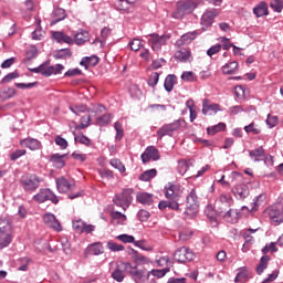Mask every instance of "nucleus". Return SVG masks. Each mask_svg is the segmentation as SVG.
<instances>
[{
	"instance_id": "1",
	"label": "nucleus",
	"mask_w": 283,
	"mask_h": 283,
	"mask_svg": "<svg viewBox=\"0 0 283 283\" xmlns=\"http://www.w3.org/2000/svg\"><path fill=\"white\" fill-rule=\"evenodd\" d=\"M202 3V0H179L176 3V9L171 13L172 19H185L188 14H191L198 6Z\"/></svg>"
},
{
	"instance_id": "2",
	"label": "nucleus",
	"mask_w": 283,
	"mask_h": 283,
	"mask_svg": "<svg viewBox=\"0 0 283 283\" xmlns=\"http://www.w3.org/2000/svg\"><path fill=\"white\" fill-rule=\"evenodd\" d=\"M12 243V221L0 218V249H6Z\"/></svg>"
},
{
	"instance_id": "3",
	"label": "nucleus",
	"mask_w": 283,
	"mask_h": 283,
	"mask_svg": "<svg viewBox=\"0 0 283 283\" xmlns=\"http://www.w3.org/2000/svg\"><path fill=\"white\" fill-rule=\"evenodd\" d=\"M233 205V197L231 195L221 193L219 196V199L216 202L218 212L226 218V220H229L234 213L233 209H231V206Z\"/></svg>"
},
{
	"instance_id": "4",
	"label": "nucleus",
	"mask_w": 283,
	"mask_h": 283,
	"mask_svg": "<svg viewBox=\"0 0 283 283\" xmlns=\"http://www.w3.org/2000/svg\"><path fill=\"white\" fill-rule=\"evenodd\" d=\"M63 70H65V66L63 64H55L50 66L48 62H44L38 67L29 69L30 72H33L34 74H42V76L50 77L53 74H62Z\"/></svg>"
},
{
	"instance_id": "5",
	"label": "nucleus",
	"mask_w": 283,
	"mask_h": 283,
	"mask_svg": "<svg viewBox=\"0 0 283 283\" xmlns=\"http://www.w3.org/2000/svg\"><path fill=\"white\" fill-rule=\"evenodd\" d=\"M198 209H200V201L198 200L196 189H192L186 198L185 216H188V218H193L198 214Z\"/></svg>"
},
{
	"instance_id": "6",
	"label": "nucleus",
	"mask_w": 283,
	"mask_h": 283,
	"mask_svg": "<svg viewBox=\"0 0 283 283\" xmlns=\"http://www.w3.org/2000/svg\"><path fill=\"white\" fill-rule=\"evenodd\" d=\"M134 189H124L122 193L114 197V205H116V207H122L124 211L129 209V205H132V200H134V197H132Z\"/></svg>"
},
{
	"instance_id": "7",
	"label": "nucleus",
	"mask_w": 283,
	"mask_h": 283,
	"mask_svg": "<svg viewBox=\"0 0 283 283\" xmlns=\"http://www.w3.org/2000/svg\"><path fill=\"white\" fill-rule=\"evenodd\" d=\"M149 36L148 45H150L153 52H160L163 45H167V41L171 39L168 34L159 35L158 33H153Z\"/></svg>"
},
{
	"instance_id": "8",
	"label": "nucleus",
	"mask_w": 283,
	"mask_h": 283,
	"mask_svg": "<svg viewBox=\"0 0 283 283\" xmlns=\"http://www.w3.org/2000/svg\"><path fill=\"white\" fill-rule=\"evenodd\" d=\"M124 271L130 275L135 283L145 282V275L147 273L145 269L138 270L137 265L134 266L132 263H125Z\"/></svg>"
},
{
	"instance_id": "9",
	"label": "nucleus",
	"mask_w": 283,
	"mask_h": 283,
	"mask_svg": "<svg viewBox=\"0 0 283 283\" xmlns=\"http://www.w3.org/2000/svg\"><path fill=\"white\" fill-rule=\"evenodd\" d=\"M180 125H182V120L178 119L170 124H166V125L161 126L157 130V136H158L159 140H163V138H165V136H170V137L174 136V132H178L180 129Z\"/></svg>"
},
{
	"instance_id": "10",
	"label": "nucleus",
	"mask_w": 283,
	"mask_h": 283,
	"mask_svg": "<svg viewBox=\"0 0 283 283\" xmlns=\"http://www.w3.org/2000/svg\"><path fill=\"white\" fill-rule=\"evenodd\" d=\"M21 185L24 191H36V188L41 186V178L36 175H24L21 178Z\"/></svg>"
},
{
	"instance_id": "11",
	"label": "nucleus",
	"mask_w": 283,
	"mask_h": 283,
	"mask_svg": "<svg viewBox=\"0 0 283 283\" xmlns=\"http://www.w3.org/2000/svg\"><path fill=\"white\" fill-rule=\"evenodd\" d=\"M33 200L40 205L50 200L53 205H59V197L50 189H40V191L33 196Z\"/></svg>"
},
{
	"instance_id": "12",
	"label": "nucleus",
	"mask_w": 283,
	"mask_h": 283,
	"mask_svg": "<svg viewBox=\"0 0 283 283\" xmlns=\"http://www.w3.org/2000/svg\"><path fill=\"white\" fill-rule=\"evenodd\" d=\"M218 17V10L209 9L201 15V32H207L208 28L213 25L214 19Z\"/></svg>"
},
{
	"instance_id": "13",
	"label": "nucleus",
	"mask_w": 283,
	"mask_h": 283,
	"mask_svg": "<svg viewBox=\"0 0 283 283\" xmlns=\"http://www.w3.org/2000/svg\"><path fill=\"white\" fill-rule=\"evenodd\" d=\"M174 258L176 262L184 264L185 262H191L196 254L190 249L182 247L175 252Z\"/></svg>"
},
{
	"instance_id": "14",
	"label": "nucleus",
	"mask_w": 283,
	"mask_h": 283,
	"mask_svg": "<svg viewBox=\"0 0 283 283\" xmlns=\"http://www.w3.org/2000/svg\"><path fill=\"white\" fill-rule=\"evenodd\" d=\"M202 34V30H195L192 32L185 33L180 36L179 40L176 41L177 48H182V45H190V43H193L198 36Z\"/></svg>"
},
{
	"instance_id": "15",
	"label": "nucleus",
	"mask_w": 283,
	"mask_h": 283,
	"mask_svg": "<svg viewBox=\"0 0 283 283\" xmlns=\"http://www.w3.org/2000/svg\"><path fill=\"white\" fill-rule=\"evenodd\" d=\"M43 222L45 226L49 227V229H53V231H56L57 233H60V231H63V227L61 226V222L56 219V216H54L52 212L44 213Z\"/></svg>"
},
{
	"instance_id": "16",
	"label": "nucleus",
	"mask_w": 283,
	"mask_h": 283,
	"mask_svg": "<svg viewBox=\"0 0 283 283\" xmlns=\"http://www.w3.org/2000/svg\"><path fill=\"white\" fill-rule=\"evenodd\" d=\"M56 187L60 193H67V191H75L76 184L72 180L65 179V177H60L56 179Z\"/></svg>"
},
{
	"instance_id": "17",
	"label": "nucleus",
	"mask_w": 283,
	"mask_h": 283,
	"mask_svg": "<svg viewBox=\"0 0 283 283\" xmlns=\"http://www.w3.org/2000/svg\"><path fill=\"white\" fill-rule=\"evenodd\" d=\"M165 196L168 200H180L182 196V188L178 185L168 184L165 187Z\"/></svg>"
},
{
	"instance_id": "18",
	"label": "nucleus",
	"mask_w": 283,
	"mask_h": 283,
	"mask_svg": "<svg viewBox=\"0 0 283 283\" xmlns=\"http://www.w3.org/2000/svg\"><path fill=\"white\" fill-rule=\"evenodd\" d=\"M73 229L76 231V233H93V231H96V226L94 224H87V222L78 219L73 220Z\"/></svg>"
},
{
	"instance_id": "19",
	"label": "nucleus",
	"mask_w": 283,
	"mask_h": 283,
	"mask_svg": "<svg viewBox=\"0 0 283 283\" xmlns=\"http://www.w3.org/2000/svg\"><path fill=\"white\" fill-rule=\"evenodd\" d=\"M149 160H160V151H158L154 146H148L142 154V163L144 165H147Z\"/></svg>"
},
{
	"instance_id": "20",
	"label": "nucleus",
	"mask_w": 283,
	"mask_h": 283,
	"mask_svg": "<svg viewBox=\"0 0 283 283\" xmlns=\"http://www.w3.org/2000/svg\"><path fill=\"white\" fill-rule=\"evenodd\" d=\"M232 191L237 200H244L245 198H249V186L244 184V181L242 184L234 186Z\"/></svg>"
},
{
	"instance_id": "21",
	"label": "nucleus",
	"mask_w": 283,
	"mask_h": 283,
	"mask_svg": "<svg viewBox=\"0 0 283 283\" xmlns=\"http://www.w3.org/2000/svg\"><path fill=\"white\" fill-rule=\"evenodd\" d=\"M175 59L176 61H179V63H191V61H193L191 50L185 48L176 51Z\"/></svg>"
},
{
	"instance_id": "22",
	"label": "nucleus",
	"mask_w": 283,
	"mask_h": 283,
	"mask_svg": "<svg viewBox=\"0 0 283 283\" xmlns=\"http://www.w3.org/2000/svg\"><path fill=\"white\" fill-rule=\"evenodd\" d=\"M20 145L27 147V149H30L31 151H38V149H41L42 147L41 142L32 137L20 140Z\"/></svg>"
},
{
	"instance_id": "23",
	"label": "nucleus",
	"mask_w": 283,
	"mask_h": 283,
	"mask_svg": "<svg viewBox=\"0 0 283 283\" xmlns=\"http://www.w3.org/2000/svg\"><path fill=\"white\" fill-rule=\"evenodd\" d=\"M218 112H222L220 104H209V101L205 99L202 104V114L207 116H211V114H218Z\"/></svg>"
},
{
	"instance_id": "24",
	"label": "nucleus",
	"mask_w": 283,
	"mask_h": 283,
	"mask_svg": "<svg viewBox=\"0 0 283 283\" xmlns=\"http://www.w3.org/2000/svg\"><path fill=\"white\" fill-rule=\"evenodd\" d=\"M52 38L56 41V43H66L67 45H73L74 43V39H72V36L61 31H54L52 33Z\"/></svg>"
},
{
	"instance_id": "25",
	"label": "nucleus",
	"mask_w": 283,
	"mask_h": 283,
	"mask_svg": "<svg viewBox=\"0 0 283 283\" xmlns=\"http://www.w3.org/2000/svg\"><path fill=\"white\" fill-rule=\"evenodd\" d=\"M251 277H253V275L251 274V271L247 270V268H240V269H238V273L234 279V282L235 283H245V282H249V280H251Z\"/></svg>"
},
{
	"instance_id": "26",
	"label": "nucleus",
	"mask_w": 283,
	"mask_h": 283,
	"mask_svg": "<svg viewBox=\"0 0 283 283\" xmlns=\"http://www.w3.org/2000/svg\"><path fill=\"white\" fill-rule=\"evenodd\" d=\"M111 277H113L115 282H123V280H125V263L117 265L116 269L111 272Z\"/></svg>"
},
{
	"instance_id": "27",
	"label": "nucleus",
	"mask_w": 283,
	"mask_h": 283,
	"mask_svg": "<svg viewBox=\"0 0 283 283\" xmlns=\"http://www.w3.org/2000/svg\"><path fill=\"white\" fill-rule=\"evenodd\" d=\"M103 243L95 242L86 248V255H103Z\"/></svg>"
},
{
	"instance_id": "28",
	"label": "nucleus",
	"mask_w": 283,
	"mask_h": 283,
	"mask_svg": "<svg viewBox=\"0 0 283 283\" xmlns=\"http://www.w3.org/2000/svg\"><path fill=\"white\" fill-rule=\"evenodd\" d=\"M90 41V32L86 30H80L75 35L73 43L76 45H84V43H87Z\"/></svg>"
},
{
	"instance_id": "29",
	"label": "nucleus",
	"mask_w": 283,
	"mask_h": 283,
	"mask_svg": "<svg viewBox=\"0 0 283 283\" xmlns=\"http://www.w3.org/2000/svg\"><path fill=\"white\" fill-rule=\"evenodd\" d=\"M249 156L250 158H252L254 163H260L261 160L266 159V154L264 153L263 147H259L256 149L250 150Z\"/></svg>"
},
{
	"instance_id": "30",
	"label": "nucleus",
	"mask_w": 283,
	"mask_h": 283,
	"mask_svg": "<svg viewBox=\"0 0 283 283\" xmlns=\"http://www.w3.org/2000/svg\"><path fill=\"white\" fill-rule=\"evenodd\" d=\"M80 65H82L86 70L88 67H96V65H98V56L96 55L85 56L80 62Z\"/></svg>"
},
{
	"instance_id": "31",
	"label": "nucleus",
	"mask_w": 283,
	"mask_h": 283,
	"mask_svg": "<svg viewBox=\"0 0 283 283\" xmlns=\"http://www.w3.org/2000/svg\"><path fill=\"white\" fill-rule=\"evenodd\" d=\"M65 155L54 154L50 158V163H52L53 167L56 169H63L65 167Z\"/></svg>"
},
{
	"instance_id": "32",
	"label": "nucleus",
	"mask_w": 283,
	"mask_h": 283,
	"mask_svg": "<svg viewBox=\"0 0 283 283\" xmlns=\"http://www.w3.org/2000/svg\"><path fill=\"white\" fill-rule=\"evenodd\" d=\"M53 20L51 21V25H56L59 21H63L65 19V10L61 8H56L52 13Z\"/></svg>"
},
{
	"instance_id": "33",
	"label": "nucleus",
	"mask_w": 283,
	"mask_h": 283,
	"mask_svg": "<svg viewBox=\"0 0 283 283\" xmlns=\"http://www.w3.org/2000/svg\"><path fill=\"white\" fill-rule=\"evenodd\" d=\"M177 77L174 74H169L164 82V87L166 90V92H174V87L177 83Z\"/></svg>"
},
{
	"instance_id": "34",
	"label": "nucleus",
	"mask_w": 283,
	"mask_h": 283,
	"mask_svg": "<svg viewBox=\"0 0 283 283\" xmlns=\"http://www.w3.org/2000/svg\"><path fill=\"white\" fill-rule=\"evenodd\" d=\"M269 262H271V256H269V255H263L260 259V262L256 266L258 275H262V273H264V270L268 269V266H269Z\"/></svg>"
},
{
	"instance_id": "35",
	"label": "nucleus",
	"mask_w": 283,
	"mask_h": 283,
	"mask_svg": "<svg viewBox=\"0 0 283 283\" xmlns=\"http://www.w3.org/2000/svg\"><path fill=\"white\" fill-rule=\"evenodd\" d=\"M136 200L140 205L149 206V205H151V202H154V197L147 192H142L136 196Z\"/></svg>"
},
{
	"instance_id": "36",
	"label": "nucleus",
	"mask_w": 283,
	"mask_h": 283,
	"mask_svg": "<svg viewBox=\"0 0 283 283\" xmlns=\"http://www.w3.org/2000/svg\"><path fill=\"white\" fill-rule=\"evenodd\" d=\"M253 13L258 18L266 17V14H269V7L266 6V3L261 2L253 9Z\"/></svg>"
},
{
	"instance_id": "37",
	"label": "nucleus",
	"mask_w": 283,
	"mask_h": 283,
	"mask_svg": "<svg viewBox=\"0 0 283 283\" xmlns=\"http://www.w3.org/2000/svg\"><path fill=\"white\" fill-rule=\"evenodd\" d=\"M35 23L36 29L32 32V39L33 41H41L43 39V34H45L43 29H41V19H36Z\"/></svg>"
},
{
	"instance_id": "38",
	"label": "nucleus",
	"mask_w": 283,
	"mask_h": 283,
	"mask_svg": "<svg viewBox=\"0 0 283 283\" xmlns=\"http://www.w3.org/2000/svg\"><path fill=\"white\" fill-rule=\"evenodd\" d=\"M264 200H266V195H259L253 199L251 203V211H258L262 205H264Z\"/></svg>"
},
{
	"instance_id": "39",
	"label": "nucleus",
	"mask_w": 283,
	"mask_h": 283,
	"mask_svg": "<svg viewBox=\"0 0 283 283\" xmlns=\"http://www.w3.org/2000/svg\"><path fill=\"white\" fill-rule=\"evenodd\" d=\"M224 129H227V124L219 123L217 125L208 127L207 133L209 134V136H216L218 132H224Z\"/></svg>"
},
{
	"instance_id": "40",
	"label": "nucleus",
	"mask_w": 283,
	"mask_h": 283,
	"mask_svg": "<svg viewBox=\"0 0 283 283\" xmlns=\"http://www.w3.org/2000/svg\"><path fill=\"white\" fill-rule=\"evenodd\" d=\"M158 170H156V168L146 170L140 175L139 180H143V182H147L151 180V178H156Z\"/></svg>"
},
{
	"instance_id": "41",
	"label": "nucleus",
	"mask_w": 283,
	"mask_h": 283,
	"mask_svg": "<svg viewBox=\"0 0 283 283\" xmlns=\"http://www.w3.org/2000/svg\"><path fill=\"white\" fill-rule=\"evenodd\" d=\"M112 218L115 224H125L127 222V216L123 214V212L113 211Z\"/></svg>"
},
{
	"instance_id": "42",
	"label": "nucleus",
	"mask_w": 283,
	"mask_h": 283,
	"mask_svg": "<svg viewBox=\"0 0 283 283\" xmlns=\"http://www.w3.org/2000/svg\"><path fill=\"white\" fill-rule=\"evenodd\" d=\"M230 180L234 187H238V185H242L244 182V177L238 171H232L230 175Z\"/></svg>"
},
{
	"instance_id": "43",
	"label": "nucleus",
	"mask_w": 283,
	"mask_h": 283,
	"mask_svg": "<svg viewBox=\"0 0 283 283\" xmlns=\"http://www.w3.org/2000/svg\"><path fill=\"white\" fill-rule=\"evenodd\" d=\"M223 74H235L238 72V62H230L222 66Z\"/></svg>"
},
{
	"instance_id": "44",
	"label": "nucleus",
	"mask_w": 283,
	"mask_h": 283,
	"mask_svg": "<svg viewBox=\"0 0 283 283\" xmlns=\"http://www.w3.org/2000/svg\"><path fill=\"white\" fill-rule=\"evenodd\" d=\"M17 94V90L10 87L0 91V101H8V98H12Z\"/></svg>"
},
{
	"instance_id": "45",
	"label": "nucleus",
	"mask_w": 283,
	"mask_h": 283,
	"mask_svg": "<svg viewBox=\"0 0 283 283\" xmlns=\"http://www.w3.org/2000/svg\"><path fill=\"white\" fill-rule=\"evenodd\" d=\"M114 129L116 132L115 139L123 140V137L125 136V130L123 129V124L120 122H116L114 124Z\"/></svg>"
},
{
	"instance_id": "46",
	"label": "nucleus",
	"mask_w": 283,
	"mask_h": 283,
	"mask_svg": "<svg viewBox=\"0 0 283 283\" xmlns=\"http://www.w3.org/2000/svg\"><path fill=\"white\" fill-rule=\"evenodd\" d=\"M169 268L163 269V270H151L147 273L146 280H149V275H154V277H165L167 273H169Z\"/></svg>"
},
{
	"instance_id": "47",
	"label": "nucleus",
	"mask_w": 283,
	"mask_h": 283,
	"mask_svg": "<svg viewBox=\"0 0 283 283\" xmlns=\"http://www.w3.org/2000/svg\"><path fill=\"white\" fill-rule=\"evenodd\" d=\"M109 165L114 167V169H117L120 174H125L126 171L125 165H123V161H120V159H111Z\"/></svg>"
},
{
	"instance_id": "48",
	"label": "nucleus",
	"mask_w": 283,
	"mask_h": 283,
	"mask_svg": "<svg viewBox=\"0 0 283 283\" xmlns=\"http://www.w3.org/2000/svg\"><path fill=\"white\" fill-rule=\"evenodd\" d=\"M96 123L97 125H99V127H105V125H109V123H112V114H105L99 116Z\"/></svg>"
},
{
	"instance_id": "49",
	"label": "nucleus",
	"mask_w": 283,
	"mask_h": 283,
	"mask_svg": "<svg viewBox=\"0 0 283 283\" xmlns=\"http://www.w3.org/2000/svg\"><path fill=\"white\" fill-rule=\"evenodd\" d=\"M116 240H119V242H123L124 244H134L136 238L132 234H119L116 237Z\"/></svg>"
},
{
	"instance_id": "50",
	"label": "nucleus",
	"mask_w": 283,
	"mask_h": 283,
	"mask_svg": "<svg viewBox=\"0 0 283 283\" xmlns=\"http://www.w3.org/2000/svg\"><path fill=\"white\" fill-rule=\"evenodd\" d=\"M106 247L109 251H113L114 253L118 252V251H125V245L123 244H118L114 241H108L106 243Z\"/></svg>"
},
{
	"instance_id": "51",
	"label": "nucleus",
	"mask_w": 283,
	"mask_h": 283,
	"mask_svg": "<svg viewBox=\"0 0 283 283\" xmlns=\"http://www.w3.org/2000/svg\"><path fill=\"white\" fill-rule=\"evenodd\" d=\"M244 132L247 134H254V136H258V134H260L262 130L260 127H258V125H255V123H251L248 126H244Z\"/></svg>"
},
{
	"instance_id": "52",
	"label": "nucleus",
	"mask_w": 283,
	"mask_h": 283,
	"mask_svg": "<svg viewBox=\"0 0 283 283\" xmlns=\"http://www.w3.org/2000/svg\"><path fill=\"white\" fill-rule=\"evenodd\" d=\"M181 81H186L187 83L196 82V73H193L192 71H185L181 74Z\"/></svg>"
},
{
	"instance_id": "53",
	"label": "nucleus",
	"mask_w": 283,
	"mask_h": 283,
	"mask_svg": "<svg viewBox=\"0 0 283 283\" xmlns=\"http://www.w3.org/2000/svg\"><path fill=\"white\" fill-rule=\"evenodd\" d=\"M220 41L222 43L221 48H223V50H231V48H233L234 54H237L235 50H240V48L231 44L227 38H220Z\"/></svg>"
},
{
	"instance_id": "54",
	"label": "nucleus",
	"mask_w": 283,
	"mask_h": 283,
	"mask_svg": "<svg viewBox=\"0 0 283 283\" xmlns=\"http://www.w3.org/2000/svg\"><path fill=\"white\" fill-rule=\"evenodd\" d=\"M158 81H160V74L158 72H154L148 78L149 87H156V85H158Z\"/></svg>"
},
{
	"instance_id": "55",
	"label": "nucleus",
	"mask_w": 283,
	"mask_h": 283,
	"mask_svg": "<svg viewBox=\"0 0 283 283\" xmlns=\"http://www.w3.org/2000/svg\"><path fill=\"white\" fill-rule=\"evenodd\" d=\"M270 7L274 12H282L283 10V0H272Z\"/></svg>"
},
{
	"instance_id": "56",
	"label": "nucleus",
	"mask_w": 283,
	"mask_h": 283,
	"mask_svg": "<svg viewBox=\"0 0 283 283\" xmlns=\"http://www.w3.org/2000/svg\"><path fill=\"white\" fill-rule=\"evenodd\" d=\"M187 171H189V163L181 160L178 164V174H180V176H185L187 174Z\"/></svg>"
},
{
	"instance_id": "57",
	"label": "nucleus",
	"mask_w": 283,
	"mask_h": 283,
	"mask_svg": "<svg viewBox=\"0 0 283 283\" xmlns=\"http://www.w3.org/2000/svg\"><path fill=\"white\" fill-rule=\"evenodd\" d=\"M55 145H57V147H60L61 149H67L69 145L67 144V139L61 137V136H56L54 139Z\"/></svg>"
},
{
	"instance_id": "58",
	"label": "nucleus",
	"mask_w": 283,
	"mask_h": 283,
	"mask_svg": "<svg viewBox=\"0 0 283 283\" xmlns=\"http://www.w3.org/2000/svg\"><path fill=\"white\" fill-rule=\"evenodd\" d=\"M67 56H72L70 49L59 50L54 55L55 59H67Z\"/></svg>"
},
{
	"instance_id": "59",
	"label": "nucleus",
	"mask_w": 283,
	"mask_h": 283,
	"mask_svg": "<svg viewBox=\"0 0 283 283\" xmlns=\"http://www.w3.org/2000/svg\"><path fill=\"white\" fill-rule=\"evenodd\" d=\"M128 45L130 50H133V52H138V50L143 48V42L140 41V39H134L132 42H129Z\"/></svg>"
},
{
	"instance_id": "60",
	"label": "nucleus",
	"mask_w": 283,
	"mask_h": 283,
	"mask_svg": "<svg viewBox=\"0 0 283 283\" xmlns=\"http://www.w3.org/2000/svg\"><path fill=\"white\" fill-rule=\"evenodd\" d=\"M75 142L81 143V145H85L86 147L92 145V140L85 135L75 136Z\"/></svg>"
},
{
	"instance_id": "61",
	"label": "nucleus",
	"mask_w": 283,
	"mask_h": 283,
	"mask_svg": "<svg viewBox=\"0 0 283 283\" xmlns=\"http://www.w3.org/2000/svg\"><path fill=\"white\" fill-rule=\"evenodd\" d=\"M265 123L270 129H273V127H275V125H277V116L268 115Z\"/></svg>"
},
{
	"instance_id": "62",
	"label": "nucleus",
	"mask_w": 283,
	"mask_h": 283,
	"mask_svg": "<svg viewBox=\"0 0 283 283\" xmlns=\"http://www.w3.org/2000/svg\"><path fill=\"white\" fill-rule=\"evenodd\" d=\"M25 154H28L25 149H18L11 153L10 158L11 160H19V158H21V156H25Z\"/></svg>"
},
{
	"instance_id": "63",
	"label": "nucleus",
	"mask_w": 283,
	"mask_h": 283,
	"mask_svg": "<svg viewBox=\"0 0 283 283\" xmlns=\"http://www.w3.org/2000/svg\"><path fill=\"white\" fill-rule=\"evenodd\" d=\"M135 262L137 264H149L150 260H149V258H147L143 254H136L135 255Z\"/></svg>"
},
{
	"instance_id": "64",
	"label": "nucleus",
	"mask_w": 283,
	"mask_h": 283,
	"mask_svg": "<svg viewBox=\"0 0 283 283\" xmlns=\"http://www.w3.org/2000/svg\"><path fill=\"white\" fill-rule=\"evenodd\" d=\"M19 262L21 266L18 268V271H28V264H30L31 260L28 258H21Z\"/></svg>"
}]
</instances>
